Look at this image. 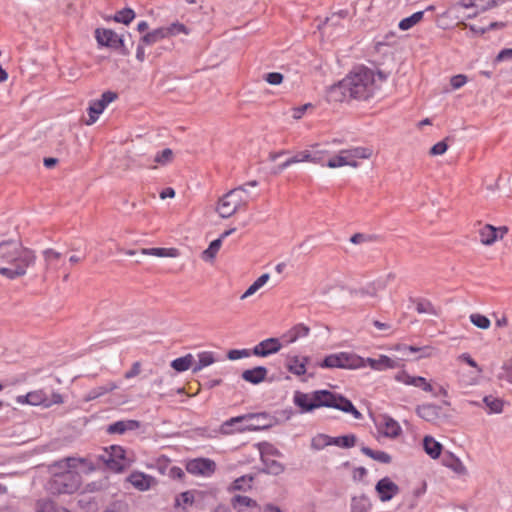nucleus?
<instances>
[{
  "mask_svg": "<svg viewBox=\"0 0 512 512\" xmlns=\"http://www.w3.org/2000/svg\"><path fill=\"white\" fill-rule=\"evenodd\" d=\"M423 15H424L423 11L415 12L411 16L402 19L399 22L398 26L401 30H408V29L412 28L414 25H416L418 22H420L423 18Z\"/></svg>",
  "mask_w": 512,
  "mask_h": 512,
  "instance_id": "e433bc0d",
  "label": "nucleus"
},
{
  "mask_svg": "<svg viewBox=\"0 0 512 512\" xmlns=\"http://www.w3.org/2000/svg\"><path fill=\"white\" fill-rule=\"evenodd\" d=\"M378 432L388 438H397L402 433L399 423L388 415L382 416V421L377 424Z\"/></svg>",
  "mask_w": 512,
  "mask_h": 512,
  "instance_id": "6ab92c4d",
  "label": "nucleus"
},
{
  "mask_svg": "<svg viewBox=\"0 0 512 512\" xmlns=\"http://www.w3.org/2000/svg\"><path fill=\"white\" fill-rule=\"evenodd\" d=\"M127 481L139 491H147L157 484V480L153 476L139 471L132 472Z\"/></svg>",
  "mask_w": 512,
  "mask_h": 512,
  "instance_id": "f3484780",
  "label": "nucleus"
},
{
  "mask_svg": "<svg viewBox=\"0 0 512 512\" xmlns=\"http://www.w3.org/2000/svg\"><path fill=\"white\" fill-rule=\"evenodd\" d=\"M195 494L193 491H185L179 494L175 499V506L187 511L195 502Z\"/></svg>",
  "mask_w": 512,
  "mask_h": 512,
  "instance_id": "c756f323",
  "label": "nucleus"
},
{
  "mask_svg": "<svg viewBox=\"0 0 512 512\" xmlns=\"http://www.w3.org/2000/svg\"><path fill=\"white\" fill-rule=\"evenodd\" d=\"M395 380L405 385L419 388L427 393L433 392V386L426 378L422 376H412L408 374L405 370L398 372L395 375Z\"/></svg>",
  "mask_w": 512,
  "mask_h": 512,
  "instance_id": "4468645a",
  "label": "nucleus"
},
{
  "mask_svg": "<svg viewBox=\"0 0 512 512\" xmlns=\"http://www.w3.org/2000/svg\"><path fill=\"white\" fill-rule=\"evenodd\" d=\"M231 505L238 512H245L247 508L257 507V502L248 496L235 495L231 499Z\"/></svg>",
  "mask_w": 512,
  "mask_h": 512,
  "instance_id": "393cba45",
  "label": "nucleus"
},
{
  "mask_svg": "<svg viewBox=\"0 0 512 512\" xmlns=\"http://www.w3.org/2000/svg\"><path fill=\"white\" fill-rule=\"evenodd\" d=\"M142 255L155 256V257H167L176 258L179 256V250L177 248H143L140 250Z\"/></svg>",
  "mask_w": 512,
  "mask_h": 512,
  "instance_id": "b1692460",
  "label": "nucleus"
},
{
  "mask_svg": "<svg viewBox=\"0 0 512 512\" xmlns=\"http://www.w3.org/2000/svg\"><path fill=\"white\" fill-rule=\"evenodd\" d=\"M386 79V74L381 71L359 66L332 85L327 91V98L330 102L367 101L381 90Z\"/></svg>",
  "mask_w": 512,
  "mask_h": 512,
  "instance_id": "f257e3e1",
  "label": "nucleus"
},
{
  "mask_svg": "<svg viewBox=\"0 0 512 512\" xmlns=\"http://www.w3.org/2000/svg\"><path fill=\"white\" fill-rule=\"evenodd\" d=\"M417 415L425 421L437 423L446 416L442 413V408L438 405L427 403L416 407Z\"/></svg>",
  "mask_w": 512,
  "mask_h": 512,
  "instance_id": "dca6fc26",
  "label": "nucleus"
},
{
  "mask_svg": "<svg viewBox=\"0 0 512 512\" xmlns=\"http://www.w3.org/2000/svg\"><path fill=\"white\" fill-rule=\"evenodd\" d=\"M512 59V48L501 50L495 58V62H502Z\"/></svg>",
  "mask_w": 512,
  "mask_h": 512,
  "instance_id": "69168bd1",
  "label": "nucleus"
},
{
  "mask_svg": "<svg viewBox=\"0 0 512 512\" xmlns=\"http://www.w3.org/2000/svg\"><path fill=\"white\" fill-rule=\"evenodd\" d=\"M139 423L135 420L117 421L108 426L107 432L110 434H123L127 430L138 428Z\"/></svg>",
  "mask_w": 512,
  "mask_h": 512,
  "instance_id": "cd10ccee",
  "label": "nucleus"
},
{
  "mask_svg": "<svg viewBox=\"0 0 512 512\" xmlns=\"http://www.w3.org/2000/svg\"><path fill=\"white\" fill-rule=\"evenodd\" d=\"M349 150L356 161L358 159H369L373 155V149L370 147L358 146L349 148Z\"/></svg>",
  "mask_w": 512,
  "mask_h": 512,
  "instance_id": "c03bdc74",
  "label": "nucleus"
},
{
  "mask_svg": "<svg viewBox=\"0 0 512 512\" xmlns=\"http://www.w3.org/2000/svg\"><path fill=\"white\" fill-rule=\"evenodd\" d=\"M44 268L42 273L43 280H47L51 275L57 276L58 272L65 268V260L62 253L53 248H46L42 251Z\"/></svg>",
  "mask_w": 512,
  "mask_h": 512,
  "instance_id": "1a4fd4ad",
  "label": "nucleus"
},
{
  "mask_svg": "<svg viewBox=\"0 0 512 512\" xmlns=\"http://www.w3.org/2000/svg\"><path fill=\"white\" fill-rule=\"evenodd\" d=\"M368 364L372 369L382 371L386 369H393L397 367V362L392 358L381 355L378 359L367 358L365 364Z\"/></svg>",
  "mask_w": 512,
  "mask_h": 512,
  "instance_id": "4be33fe9",
  "label": "nucleus"
},
{
  "mask_svg": "<svg viewBox=\"0 0 512 512\" xmlns=\"http://www.w3.org/2000/svg\"><path fill=\"white\" fill-rule=\"evenodd\" d=\"M221 238L213 240L207 249H205L202 253V258L206 261H212L216 257L218 251L221 248Z\"/></svg>",
  "mask_w": 512,
  "mask_h": 512,
  "instance_id": "ea45409f",
  "label": "nucleus"
},
{
  "mask_svg": "<svg viewBox=\"0 0 512 512\" xmlns=\"http://www.w3.org/2000/svg\"><path fill=\"white\" fill-rule=\"evenodd\" d=\"M113 453L109 455V459L106 460L107 465L116 471L122 470V464L114 459V457L124 458V450L121 447L112 446Z\"/></svg>",
  "mask_w": 512,
  "mask_h": 512,
  "instance_id": "c9c22d12",
  "label": "nucleus"
},
{
  "mask_svg": "<svg viewBox=\"0 0 512 512\" xmlns=\"http://www.w3.org/2000/svg\"><path fill=\"white\" fill-rule=\"evenodd\" d=\"M266 463V468L268 470L269 473L271 474H280L281 472H283L284 470V467L282 466V464H280L279 462L275 461V460H272L271 462H265Z\"/></svg>",
  "mask_w": 512,
  "mask_h": 512,
  "instance_id": "052dcab7",
  "label": "nucleus"
},
{
  "mask_svg": "<svg viewBox=\"0 0 512 512\" xmlns=\"http://www.w3.org/2000/svg\"><path fill=\"white\" fill-rule=\"evenodd\" d=\"M507 227L496 228L490 224H486L479 229L480 242L483 245L490 246L497 240L502 239L507 233Z\"/></svg>",
  "mask_w": 512,
  "mask_h": 512,
  "instance_id": "2eb2a0df",
  "label": "nucleus"
},
{
  "mask_svg": "<svg viewBox=\"0 0 512 512\" xmlns=\"http://www.w3.org/2000/svg\"><path fill=\"white\" fill-rule=\"evenodd\" d=\"M323 368L358 369L365 367V359L347 352L330 354L320 364Z\"/></svg>",
  "mask_w": 512,
  "mask_h": 512,
  "instance_id": "0eeeda50",
  "label": "nucleus"
},
{
  "mask_svg": "<svg viewBox=\"0 0 512 512\" xmlns=\"http://www.w3.org/2000/svg\"><path fill=\"white\" fill-rule=\"evenodd\" d=\"M282 345L278 338H268L258 343L252 350L253 355L266 357L277 353Z\"/></svg>",
  "mask_w": 512,
  "mask_h": 512,
  "instance_id": "aec40b11",
  "label": "nucleus"
},
{
  "mask_svg": "<svg viewBox=\"0 0 512 512\" xmlns=\"http://www.w3.org/2000/svg\"><path fill=\"white\" fill-rule=\"evenodd\" d=\"M367 475V470L364 467L354 468L352 478L354 481H362Z\"/></svg>",
  "mask_w": 512,
  "mask_h": 512,
  "instance_id": "774afa93",
  "label": "nucleus"
},
{
  "mask_svg": "<svg viewBox=\"0 0 512 512\" xmlns=\"http://www.w3.org/2000/svg\"><path fill=\"white\" fill-rule=\"evenodd\" d=\"M308 362L307 357L289 356L287 358V369L292 374L297 376L304 375L306 373V363Z\"/></svg>",
  "mask_w": 512,
  "mask_h": 512,
  "instance_id": "5701e85b",
  "label": "nucleus"
},
{
  "mask_svg": "<svg viewBox=\"0 0 512 512\" xmlns=\"http://www.w3.org/2000/svg\"><path fill=\"white\" fill-rule=\"evenodd\" d=\"M141 372V363L139 361H136L132 364V367L130 370L126 371L124 374L125 379H132L136 376H138Z\"/></svg>",
  "mask_w": 512,
  "mask_h": 512,
  "instance_id": "680f3d73",
  "label": "nucleus"
},
{
  "mask_svg": "<svg viewBox=\"0 0 512 512\" xmlns=\"http://www.w3.org/2000/svg\"><path fill=\"white\" fill-rule=\"evenodd\" d=\"M311 106V104H304L299 107H295L292 109V117L295 120H299L302 118L306 110Z\"/></svg>",
  "mask_w": 512,
  "mask_h": 512,
  "instance_id": "0e129e2a",
  "label": "nucleus"
},
{
  "mask_svg": "<svg viewBox=\"0 0 512 512\" xmlns=\"http://www.w3.org/2000/svg\"><path fill=\"white\" fill-rule=\"evenodd\" d=\"M269 426L268 416L265 413L247 414L226 420L221 425L220 431L222 434L229 435L235 432L257 431Z\"/></svg>",
  "mask_w": 512,
  "mask_h": 512,
  "instance_id": "423d86ee",
  "label": "nucleus"
},
{
  "mask_svg": "<svg viewBox=\"0 0 512 512\" xmlns=\"http://www.w3.org/2000/svg\"><path fill=\"white\" fill-rule=\"evenodd\" d=\"M116 99L117 94L115 92L106 91L101 95L100 99L92 100L88 107L89 120L87 121V124L91 125L95 123L108 104Z\"/></svg>",
  "mask_w": 512,
  "mask_h": 512,
  "instance_id": "f8f14e48",
  "label": "nucleus"
},
{
  "mask_svg": "<svg viewBox=\"0 0 512 512\" xmlns=\"http://www.w3.org/2000/svg\"><path fill=\"white\" fill-rule=\"evenodd\" d=\"M361 451L366 456H368V457L372 458L373 460L378 461L380 463L389 464L392 461L391 456L384 451H380V450L375 451V450H373L369 447H365V446L361 448Z\"/></svg>",
  "mask_w": 512,
  "mask_h": 512,
  "instance_id": "473e14b6",
  "label": "nucleus"
},
{
  "mask_svg": "<svg viewBox=\"0 0 512 512\" xmlns=\"http://www.w3.org/2000/svg\"><path fill=\"white\" fill-rule=\"evenodd\" d=\"M86 259V254L84 252H78L70 255L68 261L70 266H76L82 263Z\"/></svg>",
  "mask_w": 512,
  "mask_h": 512,
  "instance_id": "e2e57ef3",
  "label": "nucleus"
},
{
  "mask_svg": "<svg viewBox=\"0 0 512 512\" xmlns=\"http://www.w3.org/2000/svg\"><path fill=\"white\" fill-rule=\"evenodd\" d=\"M469 319L473 325L482 330H487L491 325L489 318L480 313H472Z\"/></svg>",
  "mask_w": 512,
  "mask_h": 512,
  "instance_id": "a19ab883",
  "label": "nucleus"
},
{
  "mask_svg": "<svg viewBox=\"0 0 512 512\" xmlns=\"http://www.w3.org/2000/svg\"><path fill=\"white\" fill-rule=\"evenodd\" d=\"M444 463L446 466L457 472L464 468L461 461L458 458H455L451 453L449 454V460L445 458Z\"/></svg>",
  "mask_w": 512,
  "mask_h": 512,
  "instance_id": "6e6d98bb",
  "label": "nucleus"
},
{
  "mask_svg": "<svg viewBox=\"0 0 512 512\" xmlns=\"http://www.w3.org/2000/svg\"><path fill=\"white\" fill-rule=\"evenodd\" d=\"M173 160V151L170 148H165L157 153L154 157V162L160 165H166Z\"/></svg>",
  "mask_w": 512,
  "mask_h": 512,
  "instance_id": "8fccbe9b",
  "label": "nucleus"
},
{
  "mask_svg": "<svg viewBox=\"0 0 512 512\" xmlns=\"http://www.w3.org/2000/svg\"><path fill=\"white\" fill-rule=\"evenodd\" d=\"M467 83V77L463 74L455 75L451 78L450 84L453 89H459Z\"/></svg>",
  "mask_w": 512,
  "mask_h": 512,
  "instance_id": "4d7b16f0",
  "label": "nucleus"
},
{
  "mask_svg": "<svg viewBox=\"0 0 512 512\" xmlns=\"http://www.w3.org/2000/svg\"><path fill=\"white\" fill-rule=\"evenodd\" d=\"M135 18V12L131 8H124L117 11L113 17V20L118 23L128 25Z\"/></svg>",
  "mask_w": 512,
  "mask_h": 512,
  "instance_id": "58836bf2",
  "label": "nucleus"
},
{
  "mask_svg": "<svg viewBox=\"0 0 512 512\" xmlns=\"http://www.w3.org/2000/svg\"><path fill=\"white\" fill-rule=\"evenodd\" d=\"M253 481V477L249 475H243L234 480L232 484L233 490H245L246 486L251 487V482Z\"/></svg>",
  "mask_w": 512,
  "mask_h": 512,
  "instance_id": "3c124183",
  "label": "nucleus"
},
{
  "mask_svg": "<svg viewBox=\"0 0 512 512\" xmlns=\"http://www.w3.org/2000/svg\"><path fill=\"white\" fill-rule=\"evenodd\" d=\"M268 370L264 366H257L243 371L242 378L252 384H259L265 380Z\"/></svg>",
  "mask_w": 512,
  "mask_h": 512,
  "instance_id": "412c9836",
  "label": "nucleus"
},
{
  "mask_svg": "<svg viewBox=\"0 0 512 512\" xmlns=\"http://www.w3.org/2000/svg\"><path fill=\"white\" fill-rule=\"evenodd\" d=\"M250 356V351L248 349H232L228 352L227 357L230 360H238L241 358H245Z\"/></svg>",
  "mask_w": 512,
  "mask_h": 512,
  "instance_id": "5fc2aeb1",
  "label": "nucleus"
},
{
  "mask_svg": "<svg viewBox=\"0 0 512 512\" xmlns=\"http://www.w3.org/2000/svg\"><path fill=\"white\" fill-rule=\"evenodd\" d=\"M325 165L329 168L335 169V168H340V167H344L347 165H355V164L347 162L346 159H344V154L342 153V150H340L339 154L331 157Z\"/></svg>",
  "mask_w": 512,
  "mask_h": 512,
  "instance_id": "a18cd8bd",
  "label": "nucleus"
},
{
  "mask_svg": "<svg viewBox=\"0 0 512 512\" xmlns=\"http://www.w3.org/2000/svg\"><path fill=\"white\" fill-rule=\"evenodd\" d=\"M448 149V145L446 144L445 141H440V142H437L436 144H434L430 151H429V154L431 156H438V155H442L444 154Z\"/></svg>",
  "mask_w": 512,
  "mask_h": 512,
  "instance_id": "864d4df0",
  "label": "nucleus"
},
{
  "mask_svg": "<svg viewBox=\"0 0 512 512\" xmlns=\"http://www.w3.org/2000/svg\"><path fill=\"white\" fill-rule=\"evenodd\" d=\"M356 444V436L344 435L339 437H332L331 445H335L342 448H351Z\"/></svg>",
  "mask_w": 512,
  "mask_h": 512,
  "instance_id": "4c0bfd02",
  "label": "nucleus"
},
{
  "mask_svg": "<svg viewBox=\"0 0 512 512\" xmlns=\"http://www.w3.org/2000/svg\"><path fill=\"white\" fill-rule=\"evenodd\" d=\"M250 199V193L245 189V186H238L219 198L215 210L221 218L226 219L238 211H245Z\"/></svg>",
  "mask_w": 512,
  "mask_h": 512,
  "instance_id": "39448f33",
  "label": "nucleus"
},
{
  "mask_svg": "<svg viewBox=\"0 0 512 512\" xmlns=\"http://www.w3.org/2000/svg\"><path fill=\"white\" fill-rule=\"evenodd\" d=\"M371 509V502L365 495H360L352 498L351 512H369Z\"/></svg>",
  "mask_w": 512,
  "mask_h": 512,
  "instance_id": "2f4dec72",
  "label": "nucleus"
},
{
  "mask_svg": "<svg viewBox=\"0 0 512 512\" xmlns=\"http://www.w3.org/2000/svg\"><path fill=\"white\" fill-rule=\"evenodd\" d=\"M293 400L302 413L311 412L320 407H327L350 413L355 419L362 418L361 412L355 408L349 399L329 390H316L310 394L296 391Z\"/></svg>",
  "mask_w": 512,
  "mask_h": 512,
  "instance_id": "7ed1b4c3",
  "label": "nucleus"
},
{
  "mask_svg": "<svg viewBox=\"0 0 512 512\" xmlns=\"http://www.w3.org/2000/svg\"><path fill=\"white\" fill-rule=\"evenodd\" d=\"M194 357L192 354H187L183 357L174 359L171 362V367L177 372H184L191 368Z\"/></svg>",
  "mask_w": 512,
  "mask_h": 512,
  "instance_id": "72a5a7b5",
  "label": "nucleus"
},
{
  "mask_svg": "<svg viewBox=\"0 0 512 512\" xmlns=\"http://www.w3.org/2000/svg\"><path fill=\"white\" fill-rule=\"evenodd\" d=\"M475 8L478 9L473 15H469V17H475L478 12H485L498 4V0H474Z\"/></svg>",
  "mask_w": 512,
  "mask_h": 512,
  "instance_id": "09e8293b",
  "label": "nucleus"
},
{
  "mask_svg": "<svg viewBox=\"0 0 512 512\" xmlns=\"http://www.w3.org/2000/svg\"><path fill=\"white\" fill-rule=\"evenodd\" d=\"M459 359L463 360L465 363H467L469 366L473 367V368H476L478 370L479 373L482 372V368H480L478 366V364L476 363V361L468 354V353H463L459 356Z\"/></svg>",
  "mask_w": 512,
  "mask_h": 512,
  "instance_id": "338daca9",
  "label": "nucleus"
},
{
  "mask_svg": "<svg viewBox=\"0 0 512 512\" xmlns=\"http://www.w3.org/2000/svg\"><path fill=\"white\" fill-rule=\"evenodd\" d=\"M117 388L118 386L115 382H109L106 385L95 387L87 393V395L84 397V400L86 402L95 400L109 392L116 390Z\"/></svg>",
  "mask_w": 512,
  "mask_h": 512,
  "instance_id": "bb28decb",
  "label": "nucleus"
},
{
  "mask_svg": "<svg viewBox=\"0 0 512 512\" xmlns=\"http://www.w3.org/2000/svg\"><path fill=\"white\" fill-rule=\"evenodd\" d=\"M424 451L432 458L437 459L442 451V444L432 436H425L423 439Z\"/></svg>",
  "mask_w": 512,
  "mask_h": 512,
  "instance_id": "a878e982",
  "label": "nucleus"
},
{
  "mask_svg": "<svg viewBox=\"0 0 512 512\" xmlns=\"http://www.w3.org/2000/svg\"><path fill=\"white\" fill-rule=\"evenodd\" d=\"M16 402L21 405L43 406L49 408L55 404H62L63 397L58 392H53L49 397L47 393L42 390H34L28 392L26 395H19L16 397Z\"/></svg>",
  "mask_w": 512,
  "mask_h": 512,
  "instance_id": "6e6552de",
  "label": "nucleus"
},
{
  "mask_svg": "<svg viewBox=\"0 0 512 512\" xmlns=\"http://www.w3.org/2000/svg\"><path fill=\"white\" fill-rule=\"evenodd\" d=\"M283 75L279 72H271L266 74L265 80L271 85H279L283 81Z\"/></svg>",
  "mask_w": 512,
  "mask_h": 512,
  "instance_id": "13d9d810",
  "label": "nucleus"
},
{
  "mask_svg": "<svg viewBox=\"0 0 512 512\" xmlns=\"http://www.w3.org/2000/svg\"><path fill=\"white\" fill-rule=\"evenodd\" d=\"M404 350H408L413 353L420 352V355L417 357L418 359L431 357L435 351V349L430 346H424V347L404 346Z\"/></svg>",
  "mask_w": 512,
  "mask_h": 512,
  "instance_id": "de8ad7c7",
  "label": "nucleus"
},
{
  "mask_svg": "<svg viewBox=\"0 0 512 512\" xmlns=\"http://www.w3.org/2000/svg\"><path fill=\"white\" fill-rule=\"evenodd\" d=\"M485 405L489 408L490 413H501L503 410V401L493 396H485L483 399Z\"/></svg>",
  "mask_w": 512,
  "mask_h": 512,
  "instance_id": "79ce46f5",
  "label": "nucleus"
},
{
  "mask_svg": "<svg viewBox=\"0 0 512 512\" xmlns=\"http://www.w3.org/2000/svg\"><path fill=\"white\" fill-rule=\"evenodd\" d=\"M95 38L100 46L120 50L123 55L129 54V49L125 47L122 36H119L111 29L97 28L95 30Z\"/></svg>",
  "mask_w": 512,
  "mask_h": 512,
  "instance_id": "9d476101",
  "label": "nucleus"
},
{
  "mask_svg": "<svg viewBox=\"0 0 512 512\" xmlns=\"http://www.w3.org/2000/svg\"><path fill=\"white\" fill-rule=\"evenodd\" d=\"M379 498L382 502L391 500L399 492V487L390 478L384 477L380 479L375 487Z\"/></svg>",
  "mask_w": 512,
  "mask_h": 512,
  "instance_id": "a211bd4d",
  "label": "nucleus"
},
{
  "mask_svg": "<svg viewBox=\"0 0 512 512\" xmlns=\"http://www.w3.org/2000/svg\"><path fill=\"white\" fill-rule=\"evenodd\" d=\"M83 462L84 459L72 457L59 461L56 466L63 469V471L52 476L48 483L49 491L53 494H72L76 492L81 485V476L75 469Z\"/></svg>",
  "mask_w": 512,
  "mask_h": 512,
  "instance_id": "20e7f679",
  "label": "nucleus"
},
{
  "mask_svg": "<svg viewBox=\"0 0 512 512\" xmlns=\"http://www.w3.org/2000/svg\"><path fill=\"white\" fill-rule=\"evenodd\" d=\"M269 278L270 275L268 273L262 274L248 287V289L241 295L240 299L244 300L255 294L261 287H263L268 282Z\"/></svg>",
  "mask_w": 512,
  "mask_h": 512,
  "instance_id": "7c9ffc66",
  "label": "nucleus"
},
{
  "mask_svg": "<svg viewBox=\"0 0 512 512\" xmlns=\"http://www.w3.org/2000/svg\"><path fill=\"white\" fill-rule=\"evenodd\" d=\"M179 33H187L186 27L180 23H174L169 27H161L145 34L141 41L146 45H152L168 36L176 35Z\"/></svg>",
  "mask_w": 512,
  "mask_h": 512,
  "instance_id": "9b49d317",
  "label": "nucleus"
},
{
  "mask_svg": "<svg viewBox=\"0 0 512 512\" xmlns=\"http://www.w3.org/2000/svg\"><path fill=\"white\" fill-rule=\"evenodd\" d=\"M416 311L419 314H431V315L437 314L435 307L428 300H419L416 303Z\"/></svg>",
  "mask_w": 512,
  "mask_h": 512,
  "instance_id": "49530a36",
  "label": "nucleus"
},
{
  "mask_svg": "<svg viewBox=\"0 0 512 512\" xmlns=\"http://www.w3.org/2000/svg\"><path fill=\"white\" fill-rule=\"evenodd\" d=\"M292 158H296L298 160V163L300 162H316V157L312 155L310 151H302Z\"/></svg>",
  "mask_w": 512,
  "mask_h": 512,
  "instance_id": "bf43d9fd",
  "label": "nucleus"
},
{
  "mask_svg": "<svg viewBox=\"0 0 512 512\" xmlns=\"http://www.w3.org/2000/svg\"><path fill=\"white\" fill-rule=\"evenodd\" d=\"M332 437L326 434H318L312 438L311 447L315 450L324 449L326 446L331 445Z\"/></svg>",
  "mask_w": 512,
  "mask_h": 512,
  "instance_id": "37998d69",
  "label": "nucleus"
},
{
  "mask_svg": "<svg viewBox=\"0 0 512 512\" xmlns=\"http://www.w3.org/2000/svg\"><path fill=\"white\" fill-rule=\"evenodd\" d=\"M186 470L192 475L210 476L216 470V464L208 458H196L186 464Z\"/></svg>",
  "mask_w": 512,
  "mask_h": 512,
  "instance_id": "ddd939ff",
  "label": "nucleus"
},
{
  "mask_svg": "<svg viewBox=\"0 0 512 512\" xmlns=\"http://www.w3.org/2000/svg\"><path fill=\"white\" fill-rule=\"evenodd\" d=\"M309 331L310 329L306 325L297 324L284 335V338L286 339L287 343H293L299 338L307 336Z\"/></svg>",
  "mask_w": 512,
  "mask_h": 512,
  "instance_id": "c85d7f7f",
  "label": "nucleus"
},
{
  "mask_svg": "<svg viewBox=\"0 0 512 512\" xmlns=\"http://www.w3.org/2000/svg\"><path fill=\"white\" fill-rule=\"evenodd\" d=\"M215 362V358L212 352L204 351L198 354V362L193 367V373H197L203 368L213 364Z\"/></svg>",
  "mask_w": 512,
  "mask_h": 512,
  "instance_id": "f704fd0d",
  "label": "nucleus"
},
{
  "mask_svg": "<svg viewBox=\"0 0 512 512\" xmlns=\"http://www.w3.org/2000/svg\"><path fill=\"white\" fill-rule=\"evenodd\" d=\"M37 512H56L55 504L49 499H42L37 502Z\"/></svg>",
  "mask_w": 512,
  "mask_h": 512,
  "instance_id": "603ef678",
  "label": "nucleus"
},
{
  "mask_svg": "<svg viewBox=\"0 0 512 512\" xmlns=\"http://www.w3.org/2000/svg\"><path fill=\"white\" fill-rule=\"evenodd\" d=\"M36 260L35 251L20 242L10 240L0 243V275L8 280L24 277Z\"/></svg>",
  "mask_w": 512,
  "mask_h": 512,
  "instance_id": "f03ea898",
  "label": "nucleus"
}]
</instances>
